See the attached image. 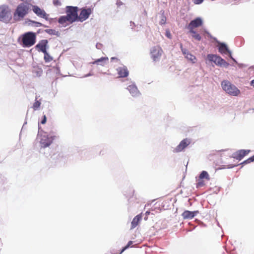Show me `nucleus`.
<instances>
[{
    "label": "nucleus",
    "mask_w": 254,
    "mask_h": 254,
    "mask_svg": "<svg viewBox=\"0 0 254 254\" xmlns=\"http://www.w3.org/2000/svg\"><path fill=\"white\" fill-rule=\"evenodd\" d=\"M47 121V118L45 115L43 116V119L41 121V124H45L46 123Z\"/></svg>",
    "instance_id": "nucleus-34"
},
{
    "label": "nucleus",
    "mask_w": 254,
    "mask_h": 254,
    "mask_svg": "<svg viewBox=\"0 0 254 254\" xmlns=\"http://www.w3.org/2000/svg\"><path fill=\"white\" fill-rule=\"evenodd\" d=\"M221 86L223 90L231 95L237 96L240 93V91L228 80L222 81Z\"/></svg>",
    "instance_id": "nucleus-4"
},
{
    "label": "nucleus",
    "mask_w": 254,
    "mask_h": 254,
    "mask_svg": "<svg viewBox=\"0 0 254 254\" xmlns=\"http://www.w3.org/2000/svg\"><path fill=\"white\" fill-rule=\"evenodd\" d=\"M190 32L192 34V36L193 38L197 40V41H200L201 39V37L200 35L197 33L194 30H189Z\"/></svg>",
    "instance_id": "nucleus-23"
},
{
    "label": "nucleus",
    "mask_w": 254,
    "mask_h": 254,
    "mask_svg": "<svg viewBox=\"0 0 254 254\" xmlns=\"http://www.w3.org/2000/svg\"><path fill=\"white\" fill-rule=\"evenodd\" d=\"M117 71L120 77H126L128 75L129 72L126 66L118 67Z\"/></svg>",
    "instance_id": "nucleus-17"
},
{
    "label": "nucleus",
    "mask_w": 254,
    "mask_h": 254,
    "mask_svg": "<svg viewBox=\"0 0 254 254\" xmlns=\"http://www.w3.org/2000/svg\"><path fill=\"white\" fill-rule=\"evenodd\" d=\"M53 2L54 5L56 6L61 5V2L60 0H53Z\"/></svg>",
    "instance_id": "nucleus-30"
},
{
    "label": "nucleus",
    "mask_w": 254,
    "mask_h": 254,
    "mask_svg": "<svg viewBox=\"0 0 254 254\" xmlns=\"http://www.w3.org/2000/svg\"><path fill=\"white\" fill-rule=\"evenodd\" d=\"M32 22L33 23H34L36 26L37 27H40V26H43V24L39 22H37V21H32Z\"/></svg>",
    "instance_id": "nucleus-31"
},
{
    "label": "nucleus",
    "mask_w": 254,
    "mask_h": 254,
    "mask_svg": "<svg viewBox=\"0 0 254 254\" xmlns=\"http://www.w3.org/2000/svg\"><path fill=\"white\" fill-rule=\"evenodd\" d=\"M251 85L254 86V80L251 81Z\"/></svg>",
    "instance_id": "nucleus-37"
},
{
    "label": "nucleus",
    "mask_w": 254,
    "mask_h": 254,
    "mask_svg": "<svg viewBox=\"0 0 254 254\" xmlns=\"http://www.w3.org/2000/svg\"><path fill=\"white\" fill-rule=\"evenodd\" d=\"M207 59L210 62L214 63L217 65L227 67L229 64L220 56L216 55L208 54Z\"/></svg>",
    "instance_id": "nucleus-7"
},
{
    "label": "nucleus",
    "mask_w": 254,
    "mask_h": 254,
    "mask_svg": "<svg viewBox=\"0 0 254 254\" xmlns=\"http://www.w3.org/2000/svg\"><path fill=\"white\" fill-rule=\"evenodd\" d=\"M108 60L109 59L107 57H102L92 62V64H100L103 66L108 62Z\"/></svg>",
    "instance_id": "nucleus-21"
},
{
    "label": "nucleus",
    "mask_w": 254,
    "mask_h": 254,
    "mask_svg": "<svg viewBox=\"0 0 254 254\" xmlns=\"http://www.w3.org/2000/svg\"><path fill=\"white\" fill-rule=\"evenodd\" d=\"M115 59V58H112L111 60H113V59Z\"/></svg>",
    "instance_id": "nucleus-39"
},
{
    "label": "nucleus",
    "mask_w": 254,
    "mask_h": 254,
    "mask_svg": "<svg viewBox=\"0 0 254 254\" xmlns=\"http://www.w3.org/2000/svg\"><path fill=\"white\" fill-rule=\"evenodd\" d=\"M191 141L190 139L185 138L181 141L180 144L176 147L175 152H179L183 151L186 147H187Z\"/></svg>",
    "instance_id": "nucleus-11"
},
{
    "label": "nucleus",
    "mask_w": 254,
    "mask_h": 254,
    "mask_svg": "<svg viewBox=\"0 0 254 254\" xmlns=\"http://www.w3.org/2000/svg\"><path fill=\"white\" fill-rule=\"evenodd\" d=\"M205 183L203 180V179H200L199 178L198 180V182L196 183V187L197 188H201L205 186Z\"/></svg>",
    "instance_id": "nucleus-25"
},
{
    "label": "nucleus",
    "mask_w": 254,
    "mask_h": 254,
    "mask_svg": "<svg viewBox=\"0 0 254 254\" xmlns=\"http://www.w3.org/2000/svg\"><path fill=\"white\" fill-rule=\"evenodd\" d=\"M199 178L202 179H205L207 181H209L210 180L209 174L205 171H203L201 172V173L199 175Z\"/></svg>",
    "instance_id": "nucleus-22"
},
{
    "label": "nucleus",
    "mask_w": 254,
    "mask_h": 254,
    "mask_svg": "<svg viewBox=\"0 0 254 254\" xmlns=\"http://www.w3.org/2000/svg\"><path fill=\"white\" fill-rule=\"evenodd\" d=\"M53 139L54 138L52 137H49L48 136L43 137L40 141L41 146L43 148L49 146L52 143Z\"/></svg>",
    "instance_id": "nucleus-16"
},
{
    "label": "nucleus",
    "mask_w": 254,
    "mask_h": 254,
    "mask_svg": "<svg viewBox=\"0 0 254 254\" xmlns=\"http://www.w3.org/2000/svg\"><path fill=\"white\" fill-rule=\"evenodd\" d=\"M218 50H219V52L221 54H228L229 55L230 57L232 59L234 60L231 56V52L229 50L228 47L225 44H223V43L220 44L219 45Z\"/></svg>",
    "instance_id": "nucleus-18"
},
{
    "label": "nucleus",
    "mask_w": 254,
    "mask_h": 254,
    "mask_svg": "<svg viewBox=\"0 0 254 254\" xmlns=\"http://www.w3.org/2000/svg\"><path fill=\"white\" fill-rule=\"evenodd\" d=\"M32 6L33 11L39 17L41 18H43L47 20L48 19V14L46 13L45 11L40 8L39 6L37 5H31Z\"/></svg>",
    "instance_id": "nucleus-9"
},
{
    "label": "nucleus",
    "mask_w": 254,
    "mask_h": 254,
    "mask_svg": "<svg viewBox=\"0 0 254 254\" xmlns=\"http://www.w3.org/2000/svg\"><path fill=\"white\" fill-rule=\"evenodd\" d=\"M181 48L183 54L187 59L190 61L192 63H195L196 58L194 56L190 53L187 49L183 48L182 45H181Z\"/></svg>",
    "instance_id": "nucleus-15"
},
{
    "label": "nucleus",
    "mask_w": 254,
    "mask_h": 254,
    "mask_svg": "<svg viewBox=\"0 0 254 254\" xmlns=\"http://www.w3.org/2000/svg\"><path fill=\"white\" fill-rule=\"evenodd\" d=\"M147 219V216H146V217H145L144 219H145V220H146Z\"/></svg>",
    "instance_id": "nucleus-38"
},
{
    "label": "nucleus",
    "mask_w": 254,
    "mask_h": 254,
    "mask_svg": "<svg viewBox=\"0 0 254 254\" xmlns=\"http://www.w3.org/2000/svg\"><path fill=\"white\" fill-rule=\"evenodd\" d=\"M44 54V60L46 63L50 62L53 60V58L47 53H43Z\"/></svg>",
    "instance_id": "nucleus-24"
},
{
    "label": "nucleus",
    "mask_w": 254,
    "mask_h": 254,
    "mask_svg": "<svg viewBox=\"0 0 254 254\" xmlns=\"http://www.w3.org/2000/svg\"><path fill=\"white\" fill-rule=\"evenodd\" d=\"M150 54L153 61L157 62L160 60L161 57L164 54V52L161 47L155 46L151 48Z\"/></svg>",
    "instance_id": "nucleus-6"
},
{
    "label": "nucleus",
    "mask_w": 254,
    "mask_h": 254,
    "mask_svg": "<svg viewBox=\"0 0 254 254\" xmlns=\"http://www.w3.org/2000/svg\"><path fill=\"white\" fill-rule=\"evenodd\" d=\"M31 4L27 2L19 3L16 7L13 13V20L14 21L22 20L28 13Z\"/></svg>",
    "instance_id": "nucleus-2"
},
{
    "label": "nucleus",
    "mask_w": 254,
    "mask_h": 254,
    "mask_svg": "<svg viewBox=\"0 0 254 254\" xmlns=\"http://www.w3.org/2000/svg\"><path fill=\"white\" fill-rule=\"evenodd\" d=\"M40 105L41 102L37 100V98L36 97L35 99V102L34 103L32 108L34 110H36L40 107Z\"/></svg>",
    "instance_id": "nucleus-26"
},
{
    "label": "nucleus",
    "mask_w": 254,
    "mask_h": 254,
    "mask_svg": "<svg viewBox=\"0 0 254 254\" xmlns=\"http://www.w3.org/2000/svg\"><path fill=\"white\" fill-rule=\"evenodd\" d=\"M48 43V41L47 40H41L37 45H36L35 47L38 51H41L43 53H46L47 51Z\"/></svg>",
    "instance_id": "nucleus-13"
},
{
    "label": "nucleus",
    "mask_w": 254,
    "mask_h": 254,
    "mask_svg": "<svg viewBox=\"0 0 254 254\" xmlns=\"http://www.w3.org/2000/svg\"><path fill=\"white\" fill-rule=\"evenodd\" d=\"M203 1V0H193L194 4H199L201 3Z\"/></svg>",
    "instance_id": "nucleus-32"
},
{
    "label": "nucleus",
    "mask_w": 254,
    "mask_h": 254,
    "mask_svg": "<svg viewBox=\"0 0 254 254\" xmlns=\"http://www.w3.org/2000/svg\"><path fill=\"white\" fill-rule=\"evenodd\" d=\"M166 17L164 16H162V18L161 19V21L160 22V23L161 24H164L166 23Z\"/></svg>",
    "instance_id": "nucleus-33"
},
{
    "label": "nucleus",
    "mask_w": 254,
    "mask_h": 254,
    "mask_svg": "<svg viewBox=\"0 0 254 254\" xmlns=\"http://www.w3.org/2000/svg\"><path fill=\"white\" fill-rule=\"evenodd\" d=\"M203 21L200 17H197L190 21L187 28L189 30H194V29L201 26Z\"/></svg>",
    "instance_id": "nucleus-10"
},
{
    "label": "nucleus",
    "mask_w": 254,
    "mask_h": 254,
    "mask_svg": "<svg viewBox=\"0 0 254 254\" xmlns=\"http://www.w3.org/2000/svg\"><path fill=\"white\" fill-rule=\"evenodd\" d=\"M166 36L168 37L169 38H171V34L170 32L169 31L167 30L166 31Z\"/></svg>",
    "instance_id": "nucleus-35"
},
{
    "label": "nucleus",
    "mask_w": 254,
    "mask_h": 254,
    "mask_svg": "<svg viewBox=\"0 0 254 254\" xmlns=\"http://www.w3.org/2000/svg\"><path fill=\"white\" fill-rule=\"evenodd\" d=\"M66 9V15L61 16L58 20L59 23L64 26L78 21V8L76 6H67Z\"/></svg>",
    "instance_id": "nucleus-1"
},
{
    "label": "nucleus",
    "mask_w": 254,
    "mask_h": 254,
    "mask_svg": "<svg viewBox=\"0 0 254 254\" xmlns=\"http://www.w3.org/2000/svg\"><path fill=\"white\" fill-rule=\"evenodd\" d=\"M36 36L35 33L28 32L22 35V43L23 47H30L36 43Z\"/></svg>",
    "instance_id": "nucleus-3"
},
{
    "label": "nucleus",
    "mask_w": 254,
    "mask_h": 254,
    "mask_svg": "<svg viewBox=\"0 0 254 254\" xmlns=\"http://www.w3.org/2000/svg\"><path fill=\"white\" fill-rule=\"evenodd\" d=\"M92 12V9L90 8H82L79 16H78V21L80 22L85 21L88 18Z\"/></svg>",
    "instance_id": "nucleus-8"
},
{
    "label": "nucleus",
    "mask_w": 254,
    "mask_h": 254,
    "mask_svg": "<svg viewBox=\"0 0 254 254\" xmlns=\"http://www.w3.org/2000/svg\"><path fill=\"white\" fill-rule=\"evenodd\" d=\"M12 20L11 9L7 5L0 6V20L6 23H9Z\"/></svg>",
    "instance_id": "nucleus-5"
},
{
    "label": "nucleus",
    "mask_w": 254,
    "mask_h": 254,
    "mask_svg": "<svg viewBox=\"0 0 254 254\" xmlns=\"http://www.w3.org/2000/svg\"><path fill=\"white\" fill-rule=\"evenodd\" d=\"M150 213V212L149 211H146V213H145V214L146 215V216L147 217V216Z\"/></svg>",
    "instance_id": "nucleus-36"
},
{
    "label": "nucleus",
    "mask_w": 254,
    "mask_h": 254,
    "mask_svg": "<svg viewBox=\"0 0 254 254\" xmlns=\"http://www.w3.org/2000/svg\"><path fill=\"white\" fill-rule=\"evenodd\" d=\"M252 162H254V155L253 156L248 158V159L245 160L241 164H246L250 163Z\"/></svg>",
    "instance_id": "nucleus-27"
},
{
    "label": "nucleus",
    "mask_w": 254,
    "mask_h": 254,
    "mask_svg": "<svg viewBox=\"0 0 254 254\" xmlns=\"http://www.w3.org/2000/svg\"><path fill=\"white\" fill-rule=\"evenodd\" d=\"M132 241H129L127 245L121 251V253H120V254H121L123 252H124L126 249H127L128 248H129V247L132 244Z\"/></svg>",
    "instance_id": "nucleus-28"
},
{
    "label": "nucleus",
    "mask_w": 254,
    "mask_h": 254,
    "mask_svg": "<svg viewBox=\"0 0 254 254\" xmlns=\"http://www.w3.org/2000/svg\"><path fill=\"white\" fill-rule=\"evenodd\" d=\"M198 213V211H190L185 210L182 214V216L184 219H191Z\"/></svg>",
    "instance_id": "nucleus-14"
},
{
    "label": "nucleus",
    "mask_w": 254,
    "mask_h": 254,
    "mask_svg": "<svg viewBox=\"0 0 254 254\" xmlns=\"http://www.w3.org/2000/svg\"><path fill=\"white\" fill-rule=\"evenodd\" d=\"M250 151V150H239L234 154L233 157L237 160H241L245 156L247 155Z\"/></svg>",
    "instance_id": "nucleus-12"
},
{
    "label": "nucleus",
    "mask_w": 254,
    "mask_h": 254,
    "mask_svg": "<svg viewBox=\"0 0 254 254\" xmlns=\"http://www.w3.org/2000/svg\"><path fill=\"white\" fill-rule=\"evenodd\" d=\"M45 31L50 35H56V33H58V32L53 29H47Z\"/></svg>",
    "instance_id": "nucleus-29"
},
{
    "label": "nucleus",
    "mask_w": 254,
    "mask_h": 254,
    "mask_svg": "<svg viewBox=\"0 0 254 254\" xmlns=\"http://www.w3.org/2000/svg\"><path fill=\"white\" fill-rule=\"evenodd\" d=\"M142 217V214L140 213L139 214L137 215L134 217L131 223L130 229H133L135 228L136 227H137V226L138 225V224L141 220Z\"/></svg>",
    "instance_id": "nucleus-19"
},
{
    "label": "nucleus",
    "mask_w": 254,
    "mask_h": 254,
    "mask_svg": "<svg viewBox=\"0 0 254 254\" xmlns=\"http://www.w3.org/2000/svg\"><path fill=\"white\" fill-rule=\"evenodd\" d=\"M127 89L132 96H137L139 94V92L137 87L134 85H129L127 87Z\"/></svg>",
    "instance_id": "nucleus-20"
}]
</instances>
